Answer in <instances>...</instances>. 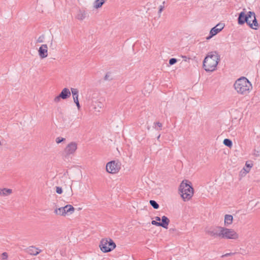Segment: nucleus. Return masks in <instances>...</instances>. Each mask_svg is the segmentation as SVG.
Returning a JSON list of instances; mask_svg holds the SVG:
<instances>
[{
	"label": "nucleus",
	"instance_id": "f03ea898",
	"mask_svg": "<svg viewBox=\"0 0 260 260\" xmlns=\"http://www.w3.org/2000/svg\"><path fill=\"white\" fill-rule=\"evenodd\" d=\"M235 89L239 94H247L252 89V84L245 77H241L238 79L234 84Z\"/></svg>",
	"mask_w": 260,
	"mask_h": 260
},
{
	"label": "nucleus",
	"instance_id": "1a4fd4ad",
	"mask_svg": "<svg viewBox=\"0 0 260 260\" xmlns=\"http://www.w3.org/2000/svg\"><path fill=\"white\" fill-rule=\"evenodd\" d=\"M77 149V144L76 142H71L64 149V152L67 155L74 154Z\"/></svg>",
	"mask_w": 260,
	"mask_h": 260
},
{
	"label": "nucleus",
	"instance_id": "4be33fe9",
	"mask_svg": "<svg viewBox=\"0 0 260 260\" xmlns=\"http://www.w3.org/2000/svg\"><path fill=\"white\" fill-rule=\"evenodd\" d=\"M252 18H253V19L252 20V23H251V24H252V27H251V28L252 29H257L256 27L258 26V24L257 21L256 19V16H255V14H254V15H252Z\"/></svg>",
	"mask_w": 260,
	"mask_h": 260
},
{
	"label": "nucleus",
	"instance_id": "412c9836",
	"mask_svg": "<svg viewBox=\"0 0 260 260\" xmlns=\"http://www.w3.org/2000/svg\"><path fill=\"white\" fill-rule=\"evenodd\" d=\"M245 166L246 168H244L242 170L244 171L246 174L250 171V168L253 166V164L251 161H246Z\"/></svg>",
	"mask_w": 260,
	"mask_h": 260
},
{
	"label": "nucleus",
	"instance_id": "cd10ccee",
	"mask_svg": "<svg viewBox=\"0 0 260 260\" xmlns=\"http://www.w3.org/2000/svg\"><path fill=\"white\" fill-rule=\"evenodd\" d=\"M177 62V59L175 58H172L169 60V64L172 66L175 64Z\"/></svg>",
	"mask_w": 260,
	"mask_h": 260
},
{
	"label": "nucleus",
	"instance_id": "9d476101",
	"mask_svg": "<svg viewBox=\"0 0 260 260\" xmlns=\"http://www.w3.org/2000/svg\"><path fill=\"white\" fill-rule=\"evenodd\" d=\"M223 28V25L222 24L219 23L217 24L215 26L211 28L210 31V35L207 37V39L209 40L211 39L212 37L219 32Z\"/></svg>",
	"mask_w": 260,
	"mask_h": 260
},
{
	"label": "nucleus",
	"instance_id": "20e7f679",
	"mask_svg": "<svg viewBox=\"0 0 260 260\" xmlns=\"http://www.w3.org/2000/svg\"><path fill=\"white\" fill-rule=\"evenodd\" d=\"M101 250L105 253L113 250L116 247V244L111 239H103L100 242Z\"/></svg>",
	"mask_w": 260,
	"mask_h": 260
},
{
	"label": "nucleus",
	"instance_id": "c9c22d12",
	"mask_svg": "<svg viewBox=\"0 0 260 260\" xmlns=\"http://www.w3.org/2000/svg\"><path fill=\"white\" fill-rule=\"evenodd\" d=\"M155 218V220H156V221H160V220H161L160 218L159 217H158V216H156V217H155V218Z\"/></svg>",
	"mask_w": 260,
	"mask_h": 260
},
{
	"label": "nucleus",
	"instance_id": "2eb2a0df",
	"mask_svg": "<svg viewBox=\"0 0 260 260\" xmlns=\"http://www.w3.org/2000/svg\"><path fill=\"white\" fill-rule=\"evenodd\" d=\"M170 220L166 216H163L161 217V222H159L160 226H161L165 229H168V226L169 224Z\"/></svg>",
	"mask_w": 260,
	"mask_h": 260
},
{
	"label": "nucleus",
	"instance_id": "c756f323",
	"mask_svg": "<svg viewBox=\"0 0 260 260\" xmlns=\"http://www.w3.org/2000/svg\"><path fill=\"white\" fill-rule=\"evenodd\" d=\"M56 192L58 194H61L62 193V188L59 186H56Z\"/></svg>",
	"mask_w": 260,
	"mask_h": 260
},
{
	"label": "nucleus",
	"instance_id": "423d86ee",
	"mask_svg": "<svg viewBox=\"0 0 260 260\" xmlns=\"http://www.w3.org/2000/svg\"><path fill=\"white\" fill-rule=\"evenodd\" d=\"M221 230L220 238L228 239H237L239 237L238 234L233 229L225 228H220Z\"/></svg>",
	"mask_w": 260,
	"mask_h": 260
},
{
	"label": "nucleus",
	"instance_id": "a211bd4d",
	"mask_svg": "<svg viewBox=\"0 0 260 260\" xmlns=\"http://www.w3.org/2000/svg\"><path fill=\"white\" fill-rule=\"evenodd\" d=\"M71 92L73 95L74 102L78 101V90L77 88H71Z\"/></svg>",
	"mask_w": 260,
	"mask_h": 260
},
{
	"label": "nucleus",
	"instance_id": "4c0bfd02",
	"mask_svg": "<svg viewBox=\"0 0 260 260\" xmlns=\"http://www.w3.org/2000/svg\"><path fill=\"white\" fill-rule=\"evenodd\" d=\"M183 58H184L185 61H186V58H187L186 56H183Z\"/></svg>",
	"mask_w": 260,
	"mask_h": 260
},
{
	"label": "nucleus",
	"instance_id": "6e6552de",
	"mask_svg": "<svg viewBox=\"0 0 260 260\" xmlns=\"http://www.w3.org/2000/svg\"><path fill=\"white\" fill-rule=\"evenodd\" d=\"M71 96V91L68 88H63L58 95L56 96L54 101L58 103L60 101V99L66 100Z\"/></svg>",
	"mask_w": 260,
	"mask_h": 260
},
{
	"label": "nucleus",
	"instance_id": "0eeeda50",
	"mask_svg": "<svg viewBox=\"0 0 260 260\" xmlns=\"http://www.w3.org/2000/svg\"><path fill=\"white\" fill-rule=\"evenodd\" d=\"M120 169V165L114 160L108 162L106 165V170L109 173H116L119 171Z\"/></svg>",
	"mask_w": 260,
	"mask_h": 260
},
{
	"label": "nucleus",
	"instance_id": "393cba45",
	"mask_svg": "<svg viewBox=\"0 0 260 260\" xmlns=\"http://www.w3.org/2000/svg\"><path fill=\"white\" fill-rule=\"evenodd\" d=\"M150 205L155 209H158L159 206L158 204L154 200H150Z\"/></svg>",
	"mask_w": 260,
	"mask_h": 260
},
{
	"label": "nucleus",
	"instance_id": "2f4dec72",
	"mask_svg": "<svg viewBox=\"0 0 260 260\" xmlns=\"http://www.w3.org/2000/svg\"><path fill=\"white\" fill-rule=\"evenodd\" d=\"M151 224L156 226H160L159 222H157L156 220H152Z\"/></svg>",
	"mask_w": 260,
	"mask_h": 260
},
{
	"label": "nucleus",
	"instance_id": "f3484780",
	"mask_svg": "<svg viewBox=\"0 0 260 260\" xmlns=\"http://www.w3.org/2000/svg\"><path fill=\"white\" fill-rule=\"evenodd\" d=\"M233 217L231 215L226 214L224 217V224L226 226L230 225L232 223Z\"/></svg>",
	"mask_w": 260,
	"mask_h": 260
},
{
	"label": "nucleus",
	"instance_id": "7ed1b4c3",
	"mask_svg": "<svg viewBox=\"0 0 260 260\" xmlns=\"http://www.w3.org/2000/svg\"><path fill=\"white\" fill-rule=\"evenodd\" d=\"M179 190L184 201L190 200L193 194V188L190 181L184 180L181 183Z\"/></svg>",
	"mask_w": 260,
	"mask_h": 260
},
{
	"label": "nucleus",
	"instance_id": "6ab92c4d",
	"mask_svg": "<svg viewBox=\"0 0 260 260\" xmlns=\"http://www.w3.org/2000/svg\"><path fill=\"white\" fill-rule=\"evenodd\" d=\"M12 192V189L4 188L0 189V196H6L11 194Z\"/></svg>",
	"mask_w": 260,
	"mask_h": 260
},
{
	"label": "nucleus",
	"instance_id": "aec40b11",
	"mask_svg": "<svg viewBox=\"0 0 260 260\" xmlns=\"http://www.w3.org/2000/svg\"><path fill=\"white\" fill-rule=\"evenodd\" d=\"M105 3V0H95L93 4V7L95 9H99Z\"/></svg>",
	"mask_w": 260,
	"mask_h": 260
},
{
	"label": "nucleus",
	"instance_id": "58836bf2",
	"mask_svg": "<svg viewBox=\"0 0 260 260\" xmlns=\"http://www.w3.org/2000/svg\"><path fill=\"white\" fill-rule=\"evenodd\" d=\"M160 137V135H159L158 137H157V139H158Z\"/></svg>",
	"mask_w": 260,
	"mask_h": 260
},
{
	"label": "nucleus",
	"instance_id": "a878e982",
	"mask_svg": "<svg viewBox=\"0 0 260 260\" xmlns=\"http://www.w3.org/2000/svg\"><path fill=\"white\" fill-rule=\"evenodd\" d=\"M154 128L156 130H160L161 129L162 124L159 122H156L154 123Z\"/></svg>",
	"mask_w": 260,
	"mask_h": 260
},
{
	"label": "nucleus",
	"instance_id": "b1692460",
	"mask_svg": "<svg viewBox=\"0 0 260 260\" xmlns=\"http://www.w3.org/2000/svg\"><path fill=\"white\" fill-rule=\"evenodd\" d=\"M223 143L226 146L231 148L233 145L232 141L229 139H225L223 140Z\"/></svg>",
	"mask_w": 260,
	"mask_h": 260
},
{
	"label": "nucleus",
	"instance_id": "473e14b6",
	"mask_svg": "<svg viewBox=\"0 0 260 260\" xmlns=\"http://www.w3.org/2000/svg\"><path fill=\"white\" fill-rule=\"evenodd\" d=\"M164 7L163 6H161V5H160L159 7L158 14L159 15L161 14V12L162 11V10L164 9Z\"/></svg>",
	"mask_w": 260,
	"mask_h": 260
},
{
	"label": "nucleus",
	"instance_id": "9b49d317",
	"mask_svg": "<svg viewBox=\"0 0 260 260\" xmlns=\"http://www.w3.org/2000/svg\"><path fill=\"white\" fill-rule=\"evenodd\" d=\"M219 228H223L221 226H216L213 229H210L206 231V233L211 236L214 237H221L220 233H221V230Z\"/></svg>",
	"mask_w": 260,
	"mask_h": 260
},
{
	"label": "nucleus",
	"instance_id": "f704fd0d",
	"mask_svg": "<svg viewBox=\"0 0 260 260\" xmlns=\"http://www.w3.org/2000/svg\"><path fill=\"white\" fill-rule=\"evenodd\" d=\"M74 103L76 104L78 109L79 110L80 109V104H79V100L78 101H75L74 102Z\"/></svg>",
	"mask_w": 260,
	"mask_h": 260
},
{
	"label": "nucleus",
	"instance_id": "e433bc0d",
	"mask_svg": "<svg viewBox=\"0 0 260 260\" xmlns=\"http://www.w3.org/2000/svg\"><path fill=\"white\" fill-rule=\"evenodd\" d=\"M109 75H108V74H107L105 75V78H105V80H108V78H109Z\"/></svg>",
	"mask_w": 260,
	"mask_h": 260
},
{
	"label": "nucleus",
	"instance_id": "f257e3e1",
	"mask_svg": "<svg viewBox=\"0 0 260 260\" xmlns=\"http://www.w3.org/2000/svg\"><path fill=\"white\" fill-rule=\"evenodd\" d=\"M220 60V57L217 51H212L208 53L203 61V68L207 72H213Z\"/></svg>",
	"mask_w": 260,
	"mask_h": 260
},
{
	"label": "nucleus",
	"instance_id": "4468645a",
	"mask_svg": "<svg viewBox=\"0 0 260 260\" xmlns=\"http://www.w3.org/2000/svg\"><path fill=\"white\" fill-rule=\"evenodd\" d=\"M87 12L84 9H79L78 11L76 18L79 20H83L87 16Z\"/></svg>",
	"mask_w": 260,
	"mask_h": 260
},
{
	"label": "nucleus",
	"instance_id": "f8f14e48",
	"mask_svg": "<svg viewBox=\"0 0 260 260\" xmlns=\"http://www.w3.org/2000/svg\"><path fill=\"white\" fill-rule=\"evenodd\" d=\"M48 47L47 44H43L39 48L38 52L40 57L41 58H44L48 55Z\"/></svg>",
	"mask_w": 260,
	"mask_h": 260
},
{
	"label": "nucleus",
	"instance_id": "72a5a7b5",
	"mask_svg": "<svg viewBox=\"0 0 260 260\" xmlns=\"http://www.w3.org/2000/svg\"><path fill=\"white\" fill-rule=\"evenodd\" d=\"M235 253H227L224 255H222L221 256L222 257H226V256H230V255H232L233 254H234Z\"/></svg>",
	"mask_w": 260,
	"mask_h": 260
},
{
	"label": "nucleus",
	"instance_id": "c85d7f7f",
	"mask_svg": "<svg viewBox=\"0 0 260 260\" xmlns=\"http://www.w3.org/2000/svg\"><path fill=\"white\" fill-rule=\"evenodd\" d=\"M65 140V139L62 137H57L56 139V142L57 144L60 143L61 142L64 141Z\"/></svg>",
	"mask_w": 260,
	"mask_h": 260
},
{
	"label": "nucleus",
	"instance_id": "39448f33",
	"mask_svg": "<svg viewBox=\"0 0 260 260\" xmlns=\"http://www.w3.org/2000/svg\"><path fill=\"white\" fill-rule=\"evenodd\" d=\"M252 15H254L253 12L249 11L247 14L244 11L241 12L239 14L238 18V23L239 25H243L246 23L250 27H252L249 19L252 18Z\"/></svg>",
	"mask_w": 260,
	"mask_h": 260
},
{
	"label": "nucleus",
	"instance_id": "5701e85b",
	"mask_svg": "<svg viewBox=\"0 0 260 260\" xmlns=\"http://www.w3.org/2000/svg\"><path fill=\"white\" fill-rule=\"evenodd\" d=\"M66 209V214L68 213H72L74 211L75 208L71 205H67L64 206Z\"/></svg>",
	"mask_w": 260,
	"mask_h": 260
},
{
	"label": "nucleus",
	"instance_id": "7c9ffc66",
	"mask_svg": "<svg viewBox=\"0 0 260 260\" xmlns=\"http://www.w3.org/2000/svg\"><path fill=\"white\" fill-rule=\"evenodd\" d=\"M8 257V255L7 252H4L2 254V258L3 259L6 260V259H7Z\"/></svg>",
	"mask_w": 260,
	"mask_h": 260
},
{
	"label": "nucleus",
	"instance_id": "dca6fc26",
	"mask_svg": "<svg viewBox=\"0 0 260 260\" xmlns=\"http://www.w3.org/2000/svg\"><path fill=\"white\" fill-rule=\"evenodd\" d=\"M54 213L56 215H59L60 216H66V209L65 207H62L59 208H56L54 210Z\"/></svg>",
	"mask_w": 260,
	"mask_h": 260
},
{
	"label": "nucleus",
	"instance_id": "bb28decb",
	"mask_svg": "<svg viewBox=\"0 0 260 260\" xmlns=\"http://www.w3.org/2000/svg\"><path fill=\"white\" fill-rule=\"evenodd\" d=\"M44 39H45V35H42L38 38V40H37V43H43L44 42Z\"/></svg>",
	"mask_w": 260,
	"mask_h": 260
},
{
	"label": "nucleus",
	"instance_id": "ddd939ff",
	"mask_svg": "<svg viewBox=\"0 0 260 260\" xmlns=\"http://www.w3.org/2000/svg\"><path fill=\"white\" fill-rule=\"evenodd\" d=\"M25 251L32 255H37L41 252V250L34 246L28 247L25 249Z\"/></svg>",
	"mask_w": 260,
	"mask_h": 260
}]
</instances>
